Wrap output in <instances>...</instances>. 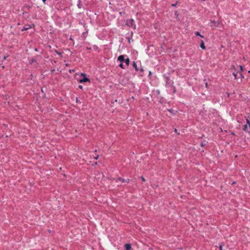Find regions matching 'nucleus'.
I'll return each mask as SVG.
<instances>
[{
	"label": "nucleus",
	"mask_w": 250,
	"mask_h": 250,
	"mask_svg": "<svg viewBox=\"0 0 250 250\" xmlns=\"http://www.w3.org/2000/svg\"><path fill=\"white\" fill-rule=\"evenodd\" d=\"M166 81V86L167 87L168 85L171 86L173 84V82L170 80V74L166 73L163 75Z\"/></svg>",
	"instance_id": "nucleus-1"
},
{
	"label": "nucleus",
	"mask_w": 250,
	"mask_h": 250,
	"mask_svg": "<svg viewBox=\"0 0 250 250\" xmlns=\"http://www.w3.org/2000/svg\"><path fill=\"white\" fill-rule=\"evenodd\" d=\"M174 132L176 133H177L178 134H179V133L177 132V129L176 128L174 129Z\"/></svg>",
	"instance_id": "nucleus-39"
},
{
	"label": "nucleus",
	"mask_w": 250,
	"mask_h": 250,
	"mask_svg": "<svg viewBox=\"0 0 250 250\" xmlns=\"http://www.w3.org/2000/svg\"><path fill=\"white\" fill-rule=\"evenodd\" d=\"M152 75V73L150 71H149L148 77H150Z\"/></svg>",
	"instance_id": "nucleus-38"
},
{
	"label": "nucleus",
	"mask_w": 250,
	"mask_h": 250,
	"mask_svg": "<svg viewBox=\"0 0 250 250\" xmlns=\"http://www.w3.org/2000/svg\"><path fill=\"white\" fill-rule=\"evenodd\" d=\"M132 36H133V32H131L130 36L129 37H126V39H127L128 42L129 43L130 42V40L133 41L132 40Z\"/></svg>",
	"instance_id": "nucleus-15"
},
{
	"label": "nucleus",
	"mask_w": 250,
	"mask_h": 250,
	"mask_svg": "<svg viewBox=\"0 0 250 250\" xmlns=\"http://www.w3.org/2000/svg\"><path fill=\"white\" fill-rule=\"evenodd\" d=\"M41 90H42V91L43 92V90H42V88Z\"/></svg>",
	"instance_id": "nucleus-53"
},
{
	"label": "nucleus",
	"mask_w": 250,
	"mask_h": 250,
	"mask_svg": "<svg viewBox=\"0 0 250 250\" xmlns=\"http://www.w3.org/2000/svg\"><path fill=\"white\" fill-rule=\"evenodd\" d=\"M175 18L178 20V21H180V19L179 18V14L177 12V11H175Z\"/></svg>",
	"instance_id": "nucleus-19"
},
{
	"label": "nucleus",
	"mask_w": 250,
	"mask_h": 250,
	"mask_svg": "<svg viewBox=\"0 0 250 250\" xmlns=\"http://www.w3.org/2000/svg\"><path fill=\"white\" fill-rule=\"evenodd\" d=\"M176 5H177V2L176 3H174V4H172L171 6L172 7H175Z\"/></svg>",
	"instance_id": "nucleus-37"
},
{
	"label": "nucleus",
	"mask_w": 250,
	"mask_h": 250,
	"mask_svg": "<svg viewBox=\"0 0 250 250\" xmlns=\"http://www.w3.org/2000/svg\"><path fill=\"white\" fill-rule=\"evenodd\" d=\"M239 67H240V71L241 72L244 71V68H243V67L242 65H239Z\"/></svg>",
	"instance_id": "nucleus-30"
},
{
	"label": "nucleus",
	"mask_w": 250,
	"mask_h": 250,
	"mask_svg": "<svg viewBox=\"0 0 250 250\" xmlns=\"http://www.w3.org/2000/svg\"><path fill=\"white\" fill-rule=\"evenodd\" d=\"M119 66L120 67H121V68H122V69H125V67L124 66V65L123 64V62H120V63L119 65Z\"/></svg>",
	"instance_id": "nucleus-25"
},
{
	"label": "nucleus",
	"mask_w": 250,
	"mask_h": 250,
	"mask_svg": "<svg viewBox=\"0 0 250 250\" xmlns=\"http://www.w3.org/2000/svg\"><path fill=\"white\" fill-rule=\"evenodd\" d=\"M219 25V22L218 21H210V26L211 27H213L214 26L215 27H218Z\"/></svg>",
	"instance_id": "nucleus-5"
},
{
	"label": "nucleus",
	"mask_w": 250,
	"mask_h": 250,
	"mask_svg": "<svg viewBox=\"0 0 250 250\" xmlns=\"http://www.w3.org/2000/svg\"><path fill=\"white\" fill-rule=\"evenodd\" d=\"M195 34L196 36H200L202 38H203L204 37V36L202 35L199 31H196L195 33Z\"/></svg>",
	"instance_id": "nucleus-20"
},
{
	"label": "nucleus",
	"mask_w": 250,
	"mask_h": 250,
	"mask_svg": "<svg viewBox=\"0 0 250 250\" xmlns=\"http://www.w3.org/2000/svg\"><path fill=\"white\" fill-rule=\"evenodd\" d=\"M207 143L208 142L206 141V140H204L201 143L200 146L202 147H204L206 145Z\"/></svg>",
	"instance_id": "nucleus-18"
},
{
	"label": "nucleus",
	"mask_w": 250,
	"mask_h": 250,
	"mask_svg": "<svg viewBox=\"0 0 250 250\" xmlns=\"http://www.w3.org/2000/svg\"><path fill=\"white\" fill-rule=\"evenodd\" d=\"M98 157H99V155H97L94 158H95V159L97 160L98 158Z\"/></svg>",
	"instance_id": "nucleus-45"
},
{
	"label": "nucleus",
	"mask_w": 250,
	"mask_h": 250,
	"mask_svg": "<svg viewBox=\"0 0 250 250\" xmlns=\"http://www.w3.org/2000/svg\"><path fill=\"white\" fill-rule=\"evenodd\" d=\"M132 66L135 69L136 71H139V68L138 67L137 65L135 62H133L132 63Z\"/></svg>",
	"instance_id": "nucleus-11"
},
{
	"label": "nucleus",
	"mask_w": 250,
	"mask_h": 250,
	"mask_svg": "<svg viewBox=\"0 0 250 250\" xmlns=\"http://www.w3.org/2000/svg\"><path fill=\"white\" fill-rule=\"evenodd\" d=\"M141 179L143 182L146 181L145 178L143 176L141 177Z\"/></svg>",
	"instance_id": "nucleus-31"
},
{
	"label": "nucleus",
	"mask_w": 250,
	"mask_h": 250,
	"mask_svg": "<svg viewBox=\"0 0 250 250\" xmlns=\"http://www.w3.org/2000/svg\"><path fill=\"white\" fill-rule=\"evenodd\" d=\"M157 93L159 94L160 93V91L159 90H158L157 91Z\"/></svg>",
	"instance_id": "nucleus-51"
},
{
	"label": "nucleus",
	"mask_w": 250,
	"mask_h": 250,
	"mask_svg": "<svg viewBox=\"0 0 250 250\" xmlns=\"http://www.w3.org/2000/svg\"><path fill=\"white\" fill-rule=\"evenodd\" d=\"M70 40H73L72 38H71V37H70Z\"/></svg>",
	"instance_id": "nucleus-50"
},
{
	"label": "nucleus",
	"mask_w": 250,
	"mask_h": 250,
	"mask_svg": "<svg viewBox=\"0 0 250 250\" xmlns=\"http://www.w3.org/2000/svg\"><path fill=\"white\" fill-rule=\"evenodd\" d=\"M167 111L170 113L172 115H174L176 114L177 111L173 110L172 109H167Z\"/></svg>",
	"instance_id": "nucleus-13"
},
{
	"label": "nucleus",
	"mask_w": 250,
	"mask_h": 250,
	"mask_svg": "<svg viewBox=\"0 0 250 250\" xmlns=\"http://www.w3.org/2000/svg\"><path fill=\"white\" fill-rule=\"evenodd\" d=\"M55 52H56L57 54L59 55L60 56H62V53L60 52H59V51H58L57 50H55Z\"/></svg>",
	"instance_id": "nucleus-29"
},
{
	"label": "nucleus",
	"mask_w": 250,
	"mask_h": 250,
	"mask_svg": "<svg viewBox=\"0 0 250 250\" xmlns=\"http://www.w3.org/2000/svg\"><path fill=\"white\" fill-rule=\"evenodd\" d=\"M92 47H93V49H94V50H96V51L98 50L99 51H100V50H99V47H98V46L97 45H93V46H92Z\"/></svg>",
	"instance_id": "nucleus-23"
},
{
	"label": "nucleus",
	"mask_w": 250,
	"mask_h": 250,
	"mask_svg": "<svg viewBox=\"0 0 250 250\" xmlns=\"http://www.w3.org/2000/svg\"><path fill=\"white\" fill-rule=\"evenodd\" d=\"M32 7V5L25 4L24 5L23 7L22 8V10H23L24 9H26L27 10H29Z\"/></svg>",
	"instance_id": "nucleus-8"
},
{
	"label": "nucleus",
	"mask_w": 250,
	"mask_h": 250,
	"mask_svg": "<svg viewBox=\"0 0 250 250\" xmlns=\"http://www.w3.org/2000/svg\"><path fill=\"white\" fill-rule=\"evenodd\" d=\"M237 73H238V72H237V71H236V72H233L232 73V74H233V76H234V79H235V80L237 79Z\"/></svg>",
	"instance_id": "nucleus-24"
},
{
	"label": "nucleus",
	"mask_w": 250,
	"mask_h": 250,
	"mask_svg": "<svg viewBox=\"0 0 250 250\" xmlns=\"http://www.w3.org/2000/svg\"><path fill=\"white\" fill-rule=\"evenodd\" d=\"M240 77H241V78H244V76L241 73L240 74Z\"/></svg>",
	"instance_id": "nucleus-42"
},
{
	"label": "nucleus",
	"mask_w": 250,
	"mask_h": 250,
	"mask_svg": "<svg viewBox=\"0 0 250 250\" xmlns=\"http://www.w3.org/2000/svg\"><path fill=\"white\" fill-rule=\"evenodd\" d=\"M86 49L87 50H91V47H86Z\"/></svg>",
	"instance_id": "nucleus-41"
},
{
	"label": "nucleus",
	"mask_w": 250,
	"mask_h": 250,
	"mask_svg": "<svg viewBox=\"0 0 250 250\" xmlns=\"http://www.w3.org/2000/svg\"><path fill=\"white\" fill-rule=\"evenodd\" d=\"M35 51H38V49L37 48H35Z\"/></svg>",
	"instance_id": "nucleus-47"
},
{
	"label": "nucleus",
	"mask_w": 250,
	"mask_h": 250,
	"mask_svg": "<svg viewBox=\"0 0 250 250\" xmlns=\"http://www.w3.org/2000/svg\"><path fill=\"white\" fill-rule=\"evenodd\" d=\"M76 101L77 103H81V102L78 100V98H76Z\"/></svg>",
	"instance_id": "nucleus-36"
},
{
	"label": "nucleus",
	"mask_w": 250,
	"mask_h": 250,
	"mask_svg": "<svg viewBox=\"0 0 250 250\" xmlns=\"http://www.w3.org/2000/svg\"><path fill=\"white\" fill-rule=\"evenodd\" d=\"M31 27V26L30 25H25L23 29H22V31H26L28 29H29V28H30Z\"/></svg>",
	"instance_id": "nucleus-14"
},
{
	"label": "nucleus",
	"mask_w": 250,
	"mask_h": 250,
	"mask_svg": "<svg viewBox=\"0 0 250 250\" xmlns=\"http://www.w3.org/2000/svg\"><path fill=\"white\" fill-rule=\"evenodd\" d=\"M200 46L203 50H205L206 49L205 43L203 40L201 41Z\"/></svg>",
	"instance_id": "nucleus-10"
},
{
	"label": "nucleus",
	"mask_w": 250,
	"mask_h": 250,
	"mask_svg": "<svg viewBox=\"0 0 250 250\" xmlns=\"http://www.w3.org/2000/svg\"><path fill=\"white\" fill-rule=\"evenodd\" d=\"M77 6L79 9H81L82 8V4L81 3V0H78Z\"/></svg>",
	"instance_id": "nucleus-17"
},
{
	"label": "nucleus",
	"mask_w": 250,
	"mask_h": 250,
	"mask_svg": "<svg viewBox=\"0 0 250 250\" xmlns=\"http://www.w3.org/2000/svg\"><path fill=\"white\" fill-rule=\"evenodd\" d=\"M117 102V100H115V102Z\"/></svg>",
	"instance_id": "nucleus-54"
},
{
	"label": "nucleus",
	"mask_w": 250,
	"mask_h": 250,
	"mask_svg": "<svg viewBox=\"0 0 250 250\" xmlns=\"http://www.w3.org/2000/svg\"><path fill=\"white\" fill-rule=\"evenodd\" d=\"M55 71V69L51 70V72L53 73Z\"/></svg>",
	"instance_id": "nucleus-49"
},
{
	"label": "nucleus",
	"mask_w": 250,
	"mask_h": 250,
	"mask_svg": "<svg viewBox=\"0 0 250 250\" xmlns=\"http://www.w3.org/2000/svg\"><path fill=\"white\" fill-rule=\"evenodd\" d=\"M139 76L141 77H143L144 75V70L143 69V67L141 66L140 68L139 69Z\"/></svg>",
	"instance_id": "nucleus-9"
},
{
	"label": "nucleus",
	"mask_w": 250,
	"mask_h": 250,
	"mask_svg": "<svg viewBox=\"0 0 250 250\" xmlns=\"http://www.w3.org/2000/svg\"><path fill=\"white\" fill-rule=\"evenodd\" d=\"M126 57H127V56L125 55H120L117 58V61L120 62H125Z\"/></svg>",
	"instance_id": "nucleus-4"
},
{
	"label": "nucleus",
	"mask_w": 250,
	"mask_h": 250,
	"mask_svg": "<svg viewBox=\"0 0 250 250\" xmlns=\"http://www.w3.org/2000/svg\"><path fill=\"white\" fill-rule=\"evenodd\" d=\"M223 245L222 244L219 245V250H222Z\"/></svg>",
	"instance_id": "nucleus-32"
},
{
	"label": "nucleus",
	"mask_w": 250,
	"mask_h": 250,
	"mask_svg": "<svg viewBox=\"0 0 250 250\" xmlns=\"http://www.w3.org/2000/svg\"><path fill=\"white\" fill-rule=\"evenodd\" d=\"M130 61L129 58L128 57H127V56L126 57V58H125V62H125V64H126V66H127L129 65V64L130 63Z\"/></svg>",
	"instance_id": "nucleus-12"
},
{
	"label": "nucleus",
	"mask_w": 250,
	"mask_h": 250,
	"mask_svg": "<svg viewBox=\"0 0 250 250\" xmlns=\"http://www.w3.org/2000/svg\"><path fill=\"white\" fill-rule=\"evenodd\" d=\"M8 56H4L3 58V60L2 61H3L5 60L6 59V58L8 57Z\"/></svg>",
	"instance_id": "nucleus-34"
},
{
	"label": "nucleus",
	"mask_w": 250,
	"mask_h": 250,
	"mask_svg": "<svg viewBox=\"0 0 250 250\" xmlns=\"http://www.w3.org/2000/svg\"><path fill=\"white\" fill-rule=\"evenodd\" d=\"M2 68H3V69H4V65H2Z\"/></svg>",
	"instance_id": "nucleus-52"
},
{
	"label": "nucleus",
	"mask_w": 250,
	"mask_h": 250,
	"mask_svg": "<svg viewBox=\"0 0 250 250\" xmlns=\"http://www.w3.org/2000/svg\"><path fill=\"white\" fill-rule=\"evenodd\" d=\"M231 134L233 135H235V133L234 132H231Z\"/></svg>",
	"instance_id": "nucleus-48"
},
{
	"label": "nucleus",
	"mask_w": 250,
	"mask_h": 250,
	"mask_svg": "<svg viewBox=\"0 0 250 250\" xmlns=\"http://www.w3.org/2000/svg\"><path fill=\"white\" fill-rule=\"evenodd\" d=\"M81 76H82L83 78L78 81L79 83H83L90 82L89 78L87 77V75L85 73H82Z\"/></svg>",
	"instance_id": "nucleus-2"
},
{
	"label": "nucleus",
	"mask_w": 250,
	"mask_h": 250,
	"mask_svg": "<svg viewBox=\"0 0 250 250\" xmlns=\"http://www.w3.org/2000/svg\"><path fill=\"white\" fill-rule=\"evenodd\" d=\"M36 62V60L34 58H32L31 60H29V62L30 64H32L33 62Z\"/></svg>",
	"instance_id": "nucleus-21"
},
{
	"label": "nucleus",
	"mask_w": 250,
	"mask_h": 250,
	"mask_svg": "<svg viewBox=\"0 0 250 250\" xmlns=\"http://www.w3.org/2000/svg\"><path fill=\"white\" fill-rule=\"evenodd\" d=\"M26 13H27V12H25V11H24V12H23L22 14H23V15H24V14H26Z\"/></svg>",
	"instance_id": "nucleus-46"
},
{
	"label": "nucleus",
	"mask_w": 250,
	"mask_h": 250,
	"mask_svg": "<svg viewBox=\"0 0 250 250\" xmlns=\"http://www.w3.org/2000/svg\"><path fill=\"white\" fill-rule=\"evenodd\" d=\"M205 85H206V87L207 88H208V83H205Z\"/></svg>",
	"instance_id": "nucleus-43"
},
{
	"label": "nucleus",
	"mask_w": 250,
	"mask_h": 250,
	"mask_svg": "<svg viewBox=\"0 0 250 250\" xmlns=\"http://www.w3.org/2000/svg\"><path fill=\"white\" fill-rule=\"evenodd\" d=\"M134 22H134V20L131 19L128 20L127 21L126 24L128 26L131 27L134 24Z\"/></svg>",
	"instance_id": "nucleus-6"
},
{
	"label": "nucleus",
	"mask_w": 250,
	"mask_h": 250,
	"mask_svg": "<svg viewBox=\"0 0 250 250\" xmlns=\"http://www.w3.org/2000/svg\"><path fill=\"white\" fill-rule=\"evenodd\" d=\"M124 248L125 250H131L132 248V246L131 244L126 243L124 245Z\"/></svg>",
	"instance_id": "nucleus-7"
},
{
	"label": "nucleus",
	"mask_w": 250,
	"mask_h": 250,
	"mask_svg": "<svg viewBox=\"0 0 250 250\" xmlns=\"http://www.w3.org/2000/svg\"><path fill=\"white\" fill-rule=\"evenodd\" d=\"M243 130L245 132H248L249 133H250L249 131H248V126H247V124H246L243 127Z\"/></svg>",
	"instance_id": "nucleus-16"
},
{
	"label": "nucleus",
	"mask_w": 250,
	"mask_h": 250,
	"mask_svg": "<svg viewBox=\"0 0 250 250\" xmlns=\"http://www.w3.org/2000/svg\"><path fill=\"white\" fill-rule=\"evenodd\" d=\"M248 73H250V70L248 71Z\"/></svg>",
	"instance_id": "nucleus-55"
},
{
	"label": "nucleus",
	"mask_w": 250,
	"mask_h": 250,
	"mask_svg": "<svg viewBox=\"0 0 250 250\" xmlns=\"http://www.w3.org/2000/svg\"><path fill=\"white\" fill-rule=\"evenodd\" d=\"M47 0H42V2H43V3L44 4H46V1Z\"/></svg>",
	"instance_id": "nucleus-40"
},
{
	"label": "nucleus",
	"mask_w": 250,
	"mask_h": 250,
	"mask_svg": "<svg viewBox=\"0 0 250 250\" xmlns=\"http://www.w3.org/2000/svg\"><path fill=\"white\" fill-rule=\"evenodd\" d=\"M78 87H79V88L81 89H83V85H79L78 86Z\"/></svg>",
	"instance_id": "nucleus-35"
},
{
	"label": "nucleus",
	"mask_w": 250,
	"mask_h": 250,
	"mask_svg": "<svg viewBox=\"0 0 250 250\" xmlns=\"http://www.w3.org/2000/svg\"><path fill=\"white\" fill-rule=\"evenodd\" d=\"M246 122L247 124V126H249V129H250V119L247 118Z\"/></svg>",
	"instance_id": "nucleus-22"
},
{
	"label": "nucleus",
	"mask_w": 250,
	"mask_h": 250,
	"mask_svg": "<svg viewBox=\"0 0 250 250\" xmlns=\"http://www.w3.org/2000/svg\"><path fill=\"white\" fill-rule=\"evenodd\" d=\"M171 86L173 88V92L175 93L176 92V89L175 86L173 85V84H171Z\"/></svg>",
	"instance_id": "nucleus-27"
},
{
	"label": "nucleus",
	"mask_w": 250,
	"mask_h": 250,
	"mask_svg": "<svg viewBox=\"0 0 250 250\" xmlns=\"http://www.w3.org/2000/svg\"><path fill=\"white\" fill-rule=\"evenodd\" d=\"M87 32V31L86 32H83V34H82V38H84V39H85V38L86 37V33Z\"/></svg>",
	"instance_id": "nucleus-26"
},
{
	"label": "nucleus",
	"mask_w": 250,
	"mask_h": 250,
	"mask_svg": "<svg viewBox=\"0 0 250 250\" xmlns=\"http://www.w3.org/2000/svg\"><path fill=\"white\" fill-rule=\"evenodd\" d=\"M119 14L122 16H124L125 14V13L124 11H121L119 12Z\"/></svg>",
	"instance_id": "nucleus-28"
},
{
	"label": "nucleus",
	"mask_w": 250,
	"mask_h": 250,
	"mask_svg": "<svg viewBox=\"0 0 250 250\" xmlns=\"http://www.w3.org/2000/svg\"><path fill=\"white\" fill-rule=\"evenodd\" d=\"M65 66L68 67V66H69V63H66V64H65Z\"/></svg>",
	"instance_id": "nucleus-44"
},
{
	"label": "nucleus",
	"mask_w": 250,
	"mask_h": 250,
	"mask_svg": "<svg viewBox=\"0 0 250 250\" xmlns=\"http://www.w3.org/2000/svg\"><path fill=\"white\" fill-rule=\"evenodd\" d=\"M69 72H70V73H72V72H74L75 71V70H74V69H70V70H69Z\"/></svg>",
	"instance_id": "nucleus-33"
},
{
	"label": "nucleus",
	"mask_w": 250,
	"mask_h": 250,
	"mask_svg": "<svg viewBox=\"0 0 250 250\" xmlns=\"http://www.w3.org/2000/svg\"><path fill=\"white\" fill-rule=\"evenodd\" d=\"M114 180H115L116 182L121 181L122 183H129L130 181V180L129 179H125L122 177H118L117 179H115Z\"/></svg>",
	"instance_id": "nucleus-3"
}]
</instances>
